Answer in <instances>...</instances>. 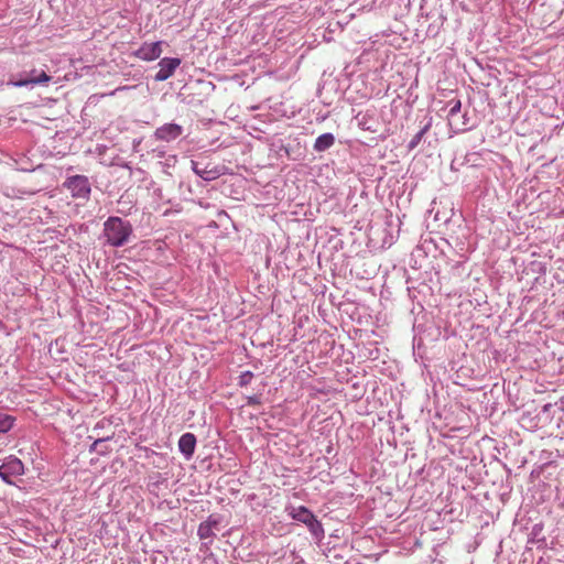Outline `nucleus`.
Here are the masks:
<instances>
[{"label":"nucleus","mask_w":564,"mask_h":564,"mask_svg":"<svg viewBox=\"0 0 564 564\" xmlns=\"http://www.w3.org/2000/svg\"><path fill=\"white\" fill-rule=\"evenodd\" d=\"M131 234V226L119 217H110L105 223V236L111 246H122Z\"/></svg>","instance_id":"nucleus-1"},{"label":"nucleus","mask_w":564,"mask_h":564,"mask_svg":"<svg viewBox=\"0 0 564 564\" xmlns=\"http://www.w3.org/2000/svg\"><path fill=\"white\" fill-rule=\"evenodd\" d=\"M290 516L292 519L304 523L313 535L319 538L324 534L322 523L306 507L300 506L297 508H292Z\"/></svg>","instance_id":"nucleus-2"},{"label":"nucleus","mask_w":564,"mask_h":564,"mask_svg":"<svg viewBox=\"0 0 564 564\" xmlns=\"http://www.w3.org/2000/svg\"><path fill=\"white\" fill-rule=\"evenodd\" d=\"M93 433L95 434L94 443L90 446V452H96L99 444L105 441H109L113 437L115 432L112 431V422L110 419L102 417L98 421L93 427ZM93 438V436H89Z\"/></svg>","instance_id":"nucleus-3"},{"label":"nucleus","mask_w":564,"mask_h":564,"mask_svg":"<svg viewBox=\"0 0 564 564\" xmlns=\"http://www.w3.org/2000/svg\"><path fill=\"white\" fill-rule=\"evenodd\" d=\"M64 186L72 193L75 198H88L90 194V184L86 176L74 175L68 177Z\"/></svg>","instance_id":"nucleus-4"},{"label":"nucleus","mask_w":564,"mask_h":564,"mask_svg":"<svg viewBox=\"0 0 564 564\" xmlns=\"http://www.w3.org/2000/svg\"><path fill=\"white\" fill-rule=\"evenodd\" d=\"M449 110L447 113V121L451 129L455 132L464 131L466 130V123L464 121H460L459 113L462 104L459 99H452L448 102Z\"/></svg>","instance_id":"nucleus-5"},{"label":"nucleus","mask_w":564,"mask_h":564,"mask_svg":"<svg viewBox=\"0 0 564 564\" xmlns=\"http://www.w3.org/2000/svg\"><path fill=\"white\" fill-rule=\"evenodd\" d=\"M162 42L143 43L133 55L142 61L151 62L159 58L162 54Z\"/></svg>","instance_id":"nucleus-6"},{"label":"nucleus","mask_w":564,"mask_h":564,"mask_svg":"<svg viewBox=\"0 0 564 564\" xmlns=\"http://www.w3.org/2000/svg\"><path fill=\"white\" fill-rule=\"evenodd\" d=\"M181 59L180 58H162L159 63L160 69L155 74L154 79L156 82H164L169 79L175 72V69L180 66Z\"/></svg>","instance_id":"nucleus-7"},{"label":"nucleus","mask_w":564,"mask_h":564,"mask_svg":"<svg viewBox=\"0 0 564 564\" xmlns=\"http://www.w3.org/2000/svg\"><path fill=\"white\" fill-rule=\"evenodd\" d=\"M183 132L181 126L176 123H166L155 130V138L161 141L170 142L178 138Z\"/></svg>","instance_id":"nucleus-8"},{"label":"nucleus","mask_w":564,"mask_h":564,"mask_svg":"<svg viewBox=\"0 0 564 564\" xmlns=\"http://www.w3.org/2000/svg\"><path fill=\"white\" fill-rule=\"evenodd\" d=\"M196 437L192 433H185L178 441V448L181 453L186 457L191 458L195 452Z\"/></svg>","instance_id":"nucleus-9"},{"label":"nucleus","mask_w":564,"mask_h":564,"mask_svg":"<svg viewBox=\"0 0 564 564\" xmlns=\"http://www.w3.org/2000/svg\"><path fill=\"white\" fill-rule=\"evenodd\" d=\"M32 77L30 78H21L13 83L17 87H23L28 85H36V84H45L51 80V77L45 72L37 73L36 69L31 72Z\"/></svg>","instance_id":"nucleus-10"},{"label":"nucleus","mask_w":564,"mask_h":564,"mask_svg":"<svg viewBox=\"0 0 564 564\" xmlns=\"http://www.w3.org/2000/svg\"><path fill=\"white\" fill-rule=\"evenodd\" d=\"M335 142V138L332 133H324L319 135L314 143L315 151L322 152L329 149Z\"/></svg>","instance_id":"nucleus-11"},{"label":"nucleus","mask_w":564,"mask_h":564,"mask_svg":"<svg viewBox=\"0 0 564 564\" xmlns=\"http://www.w3.org/2000/svg\"><path fill=\"white\" fill-rule=\"evenodd\" d=\"M4 466L12 475H22L24 473V466L18 458L10 459Z\"/></svg>","instance_id":"nucleus-12"},{"label":"nucleus","mask_w":564,"mask_h":564,"mask_svg":"<svg viewBox=\"0 0 564 564\" xmlns=\"http://www.w3.org/2000/svg\"><path fill=\"white\" fill-rule=\"evenodd\" d=\"M14 419L4 413H0V433L8 432L13 426Z\"/></svg>","instance_id":"nucleus-13"},{"label":"nucleus","mask_w":564,"mask_h":564,"mask_svg":"<svg viewBox=\"0 0 564 564\" xmlns=\"http://www.w3.org/2000/svg\"><path fill=\"white\" fill-rule=\"evenodd\" d=\"M430 128V124H426L423 129H421L413 138L412 140L410 141L409 143V148L412 150L414 149L415 147H417V144L421 142L422 138L424 137V134L427 132Z\"/></svg>","instance_id":"nucleus-14"},{"label":"nucleus","mask_w":564,"mask_h":564,"mask_svg":"<svg viewBox=\"0 0 564 564\" xmlns=\"http://www.w3.org/2000/svg\"><path fill=\"white\" fill-rule=\"evenodd\" d=\"M253 378V373L251 371H245L239 376V386L245 387L248 386Z\"/></svg>","instance_id":"nucleus-15"},{"label":"nucleus","mask_w":564,"mask_h":564,"mask_svg":"<svg viewBox=\"0 0 564 564\" xmlns=\"http://www.w3.org/2000/svg\"><path fill=\"white\" fill-rule=\"evenodd\" d=\"M209 531H210V529H209V527H208V525H203V524H200V525H199V528H198V535H199V538H200V539H206V538H208V535H209Z\"/></svg>","instance_id":"nucleus-16"},{"label":"nucleus","mask_w":564,"mask_h":564,"mask_svg":"<svg viewBox=\"0 0 564 564\" xmlns=\"http://www.w3.org/2000/svg\"><path fill=\"white\" fill-rule=\"evenodd\" d=\"M247 403L249 405H259L260 404V398L258 395L248 397Z\"/></svg>","instance_id":"nucleus-17"},{"label":"nucleus","mask_w":564,"mask_h":564,"mask_svg":"<svg viewBox=\"0 0 564 564\" xmlns=\"http://www.w3.org/2000/svg\"><path fill=\"white\" fill-rule=\"evenodd\" d=\"M6 469H7V468H6L4 464H3L2 466H0V477H1L4 481L10 482V481H9V476H8V474L4 471Z\"/></svg>","instance_id":"nucleus-18"},{"label":"nucleus","mask_w":564,"mask_h":564,"mask_svg":"<svg viewBox=\"0 0 564 564\" xmlns=\"http://www.w3.org/2000/svg\"><path fill=\"white\" fill-rule=\"evenodd\" d=\"M196 171V174L200 175L202 177H204L205 180H208L209 177L208 176H205L202 172H199L198 170H195Z\"/></svg>","instance_id":"nucleus-19"}]
</instances>
